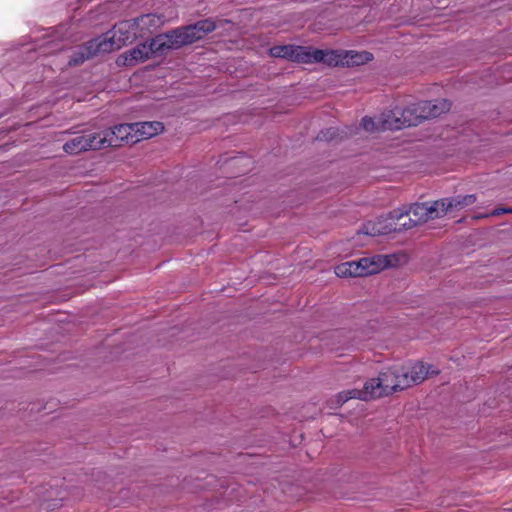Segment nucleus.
Returning <instances> with one entry per match:
<instances>
[{
  "instance_id": "obj_3",
  "label": "nucleus",
  "mask_w": 512,
  "mask_h": 512,
  "mask_svg": "<svg viewBox=\"0 0 512 512\" xmlns=\"http://www.w3.org/2000/svg\"><path fill=\"white\" fill-rule=\"evenodd\" d=\"M140 37L135 23L132 20L122 21L108 31L107 33L94 38L92 44L87 48L85 56L95 52L109 53L121 49L136 38Z\"/></svg>"
},
{
  "instance_id": "obj_2",
  "label": "nucleus",
  "mask_w": 512,
  "mask_h": 512,
  "mask_svg": "<svg viewBox=\"0 0 512 512\" xmlns=\"http://www.w3.org/2000/svg\"><path fill=\"white\" fill-rule=\"evenodd\" d=\"M408 388V382L402 376L401 367L393 366L382 371L377 378L367 381L362 390L351 389L337 395L339 404L349 399L369 400L389 395Z\"/></svg>"
},
{
  "instance_id": "obj_5",
  "label": "nucleus",
  "mask_w": 512,
  "mask_h": 512,
  "mask_svg": "<svg viewBox=\"0 0 512 512\" xmlns=\"http://www.w3.org/2000/svg\"><path fill=\"white\" fill-rule=\"evenodd\" d=\"M321 53L319 63L328 66H359L373 59V55L367 51L321 49Z\"/></svg>"
},
{
  "instance_id": "obj_9",
  "label": "nucleus",
  "mask_w": 512,
  "mask_h": 512,
  "mask_svg": "<svg viewBox=\"0 0 512 512\" xmlns=\"http://www.w3.org/2000/svg\"><path fill=\"white\" fill-rule=\"evenodd\" d=\"M188 37L185 27L177 28L154 37V47L157 50H160V53L163 54L168 50L178 49L182 46L189 45L190 39H188Z\"/></svg>"
},
{
  "instance_id": "obj_13",
  "label": "nucleus",
  "mask_w": 512,
  "mask_h": 512,
  "mask_svg": "<svg viewBox=\"0 0 512 512\" xmlns=\"http://www.w3.org/2000/svg\"><path fill=\"white\" fill-rule=\"evenodd\" d=\"M132 21L135 23V27L138 30L140 37H144L145 35L159 29L166 22L162 15L154 13L142 15Z\"/></svg>"
},
{
  "instance_id": "obj_18",
  "label": "nucleus",
  "mask_w": 512,
  "mask_h": 512,
  "mask_svg": "<svg viewBox=\"0 0 512 512\" xmlns=\"http://www.w3.org/2000/svg\"><path fill=\"white\" fill-rule=\"evenodd\" d=\"M92 42H93V39L88 41L87 43H85L83 46L79 47L78 50L74 52V54L69 58V61H68L70 66L82 64L87 59L101 53V52H95L87 57L85 56V54L88 52L87 48L92 44Z\"/></svg>"
},
{
  "instance_id": "obj_1",
  "label": "nucleus",
  "mask_w": 512,
  "mask_h": 512,
  "mask_svg": "<svg viewBox=\"0 0 512 512\" xmlns=\"http://www.w3.org/2000/svg\"><path fill=\"white\" fill-rule=\"evenodd\" d=\"M440 200L414 203L409 208L403 207L391 211L387 218L369 221L362 228V233L370 236L388 234L392 231L410 229L429 220L443 217Z\"/></svg>"
},
{
  "instance_id": "obj_15",
  "label": "nucleus",
  "mask_w": 512,
  "mask_h": 512,
  "mask_svg": "<svg viewBox=\"0 0 512 512\" xmlns=\"http://www.w3.org/2000/svg\"><path fill=\"white\" fill-rule=\"evenodd\" d=\"M476 202V195H457L454 197L440 199L443 216L450 212L459 211Z\"/></svg>"
},
{
  "instance_id": "obj_4",
  "label": "nucleus",
  "mask_w": 512,
  "mask_h": 512,
  "mask_svg": "<svg viewBox=\"0 0 512 512\" xmlns=\"http://www.w3.org/2000/svg\"><path fill=\"white\" fill-rule=\"evenodd\" d=\"M388 266L386 257L376 255L373 257L361 258L357 261L344 262L335 267V274L338 277H364L379 273Z\"/></svg>"
},
{
  "instance_id": "obj_17",
  "label": "nucleus",
  "mask_w": 512,
  "mask_h": 512,
  "mask_svg": "<svg viewBox=\"0 0 512 512\" xmlns=\"http://www.w3.org/2000/svg\"><path fill=\"white\" fill-rule=\"evenodd\" d=\"M134 124L136 137L139 138V142L158 135L164 129L163 124L158 121L136 122Z\"/></svg>"
},
{
  "instance_id": "obj_16",
  "label": "nucleus",
  "mask_w": 512,
  "mask_h": 512,
  "mask_svg": "<svg viewBox=\"0 0 512 512\" xmlns=\"http://www.w3.org/2000/svg\"><path fill=\"white\" fill-rule=\"evenodd\" d=\"M190 44L204 38L208 33L216 29V24L210 19H204L195 24L185 26Z\"/></svg>"
},
{
  "instance_id": "obj_20",
  "label": "nucleus",
  "mask_w": 512,
  "mask_h": 512,
  "mask_svg": "<svg viewBox=\"0 0 512 512\" xmlns=\"http://www.w3.org/2000/svg\"><path fill=\"white\" fill-rule=\"evenodd\" d=\"M504 213H512V208H497L493 210L489 215L490 216H499Z\"/></svg>"
},
{
  "instance_id": "obj_11",
  "label": "nucleus",
  "mask_w": 512,
  "mask_h": 512,
  "mask_svg": "<svg viewBox=\"0 0 512 512\" xmlns=\"http://www.w3.org/2000/svg\"><path fill=\"white\" fill-rule=\"evenodd\" d=\"M160 50L154 47V38L148 43L144 42L137 45L135 48L126 52L122 57L124 64L133 66L138 63L144 62L153 55H161Z\"/></svg>"
},
{
  "instance_id": "obj_7",
  "label": "nucleus",
  "mask_w": 512,
  "mask_h": 512,
  "mask_svg": "<svg viewBox=\"0 0 512 512\" xmlns=\"http://www.w3.org/2000/svg\"><path fill=\"white\" fill-rule=\"evenodd\" d=\"M321 49L309 46L282 45L270 48V55L277 58H285L297 63L311 64L319 63L318 57Z\"/></svg>"
},
{
  "instance_id": "obj_19",
  "label": "nucleus",
  "mask_w": 512,
  "mask_h": 512,
  "mask_svg": "<svg viewBox=\"0 0 512 512\" xmlns=\"http://www.w3.org/2000/svg\"><path fill=\"white\" fill-rule=\"evenodd\" d=\"M383 121V115L381 116V118L375 122L372 118H369V117H365L362 119V127L368 131V132H373V131H376V130H382V131H385L386 129H382L381 128V122Z\"/></svg>"
},
{
  "instance_id": "obj_14",
  "label": "nucleus",
  "mask_w": 512,
  "mask_h": 512,
  "mask_svg": "<svg viewBox=\"0 0 512 512\" xmlns=\"http://www.w3.org/2000/svg\"><path fill=\"white\" fill-rule=\"evenodd\" d=\"M417 106L422 120L438 117L450 109V103L444 99L436 100L434 102L422 101L417 103Z\"/></svg>"
},
{
  "instance_id": "obj_6",
  "label": "nucleus",
  "mask_w": 512,
  "mask_h": 512,
  "mask_svg": "<svg viewBox=\"0 0 512 512\" xmlns=\"http://www.w3.org/2000/svg\"><path fill=\"white\" fill-rule=\"evenodd\" d=\"M420 115L417 103L404 109L396 108L383 114L381 128L400 130L406 127L416 126L423 121Z\"/></svg>"
},
{
  "instance_id": "obj_8",
  "label": "nucleus",
  "mask_w": 512,
  "mask_h": 512,
  "mask_svg": "<svg viewBox=\"0 0 512 512\" xmlns=\"http://www.w3.org/2000/svg\"><path fill=\"white\" fill-rule=\"evenodd\" d=\"M134 125V123L120 124L100 132L102 148L110 146L117 147L124 142L131 144L139 142V138L136 137Z\"/></svg>"
},
{
  "instance_id": "obj_10",
  "label": "nucleus",
  "mask_w": 512,
  "mask_h": 512,
  "mask_svg": "<svg viewBox=\"0 0 512 512\" xmlns=\"http://www.w3.org/2000/svg\"><path fill=\"white\" fill-rule=\"evenodd\" d=\"M102 149L100 133L91 132L89 134H80L67 141L63 145V150L67 154L76 155L88 150Z\"/></svg>"
},
{
  "instance_id": "obj_12",
  "label": "nucleus",
  "mask_w": 512,
  "mask_h": 512,
  "mask_svg": "<svg viewBox=\"0 0 512 512\" xmlns=\"http://www.w3.org/2000/svg\"><path fill=\"white\" fill-rule=\"evenodd\" d=\"M403 378L408 382V387L413 384H419L429 375L437 374L438 371L433 369L431 365L423 362H416L407 368L401 367Z\"/></svg>"
}]
</instances>
